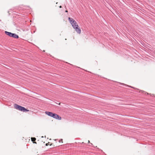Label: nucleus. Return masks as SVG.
<instances>
[{
  "label": "nucleus",
  "instance_id": "obj_1",
  "mask_svg": "<svg viewBox=\"0 0 155 155\" xmlns=\"http://www.w3.org/2000/svg\"><path fill=\"white\" fill-rule=\"evenodd\" d=\"M14 107L15 109L23 112H26L29 111V110L26 109L24 107L16 104H14Z\"/></svg>",
  "mask_w": 155,
  "mask_h": 155
},
{
  "label": "nucleus",
  "instance_id": "obj_2",
  "mask_svg": "<svg viewBox=\"0 0 155 155\" xmlns=\"http://www.w3.org/2000/svg\"><path fill=\"white\" fill-rule=\"evenodd\" d=\"M68 20L74 28L78 26L76 21L73 19L69 17Z\"/></svg>",
  "mask_w": 155,
  "mask_h": 155
},
{
  "label": "nucleus",
  "instance_id": "obj_3",
  "mask_svg": "<svg viewBox=\"0 0 155 155\" xmlns=\"http://www.w3.org/2000/svg\"><path fill=\"white\" fill-rule=\"evenodd\" d=\"M52 117L59 120H61V117L59 116L58 114L54 113H53Z\"/></svg>",
  "mask_w": 155,
  "mask_h": 155
},
{
  "label": "nucleus",
  "instance_id": "obj_4",
  "mask_svg": "<svg viewBox=\"0 0 155 155\" xmlns=\"http://www.w3.org/2000/svg\"><path fill=\"white\" fill-rule=\"evenodd\" d=\"M74 28L78 33V34L81 33V30L78 25V26H76V27Z\"/></svg>",
  "mask_w": 155,
  "mask_h": 155
},
{
  "label": "nucleus",
  "instance_id": "obj_5",
  "mask_svg": "<svg viewBox=\"0 0 155 155\" xmlns=\"http://www.w3.org/2000/svg\"><path fill=\"white\" fill-rule=\"evenodd\" d=\"M45 114L48 116H50L51 117H52V116L53 115V113L51 112H50L48 111H46L45 112Z\"/></svg>",
  "mask_w": 155,
  "mask_h": 155
},
{
  "label": "nucleus",
  "instance_id": "obj_6",
  "mask_svg": "<svg viewBox=\"0 0 155 155\" xmlns=\"http://www.w3.org/2000/svg\"><path fill=\"white\" fill-rule=\"evenodd\" d=\"M5 33L6 35L10 37H12V33L7 31H5Z\"/></svg>",
  "mask_w": 155,
  "mask_h": 155
},
{
  "label": "nucleus",
  "instance_id": "obj_7",
  "mask_svg": "<svg viewBox=\"0 0 155 155\" xmlns=\"http://www.w3.org/2000/svg\"><path fill=\"white\" fill-rule=\"evenodd\" d=\"M12 37L17 38H18V35H17L15 34L12 33Z\"/></svg>",
  "mask_w": 155,
  "mask_h": 155
},
{
  "label": "nucleus",
  "instance_id": "obj_8",
  "mask_svg": "<svg viewBox=\"0 0 155 155\" xmlns=\"http://www.w3.org/2000/svg\"><path fill=\"white\" fill-rule=\"evenodd\" d=\"M36 140V139L35 137H32L31 138V140L32 142L35 141Z\"/></svg>",
  "mask_w": 155,
  "mask_h": 155
},
{
  "label": "nucleus",
  "instance_id": "obj_9",
  "mask_svg": "<svg viewBox=\"0 0 155 155\" xmlns=\"http://www.w3.org/2000/svg\"><path fill=\"white\" fill-rule=\"evenodd\" d=\"M52 145V143H50L48 142V143H47L46 144V145L47 146L48 145Z\"/></svg>",
  "mask_w": 155,
  "mask_h": 155
},
{
  "label": "nucleus",
  "instance_id": "obj_10",
  "mask_svg": "<svg viewBox=\"0 0 155 155\" xmlns=\"http://www.w3.org/2000/svg\"><path fill=\"white\" fill-rule=\"evenodd\" d=\"M62 141H63L62 139H61V140H59V142H61L62 143L63 142Z\"/></svg>",
  "mask_w": 155,
  "mask_h": 155
},
{
  "label": "nucleus",
  "instance_id": "obj_11",
  "mask_svg": "<svg viewBox=\"0 0 155 155\" xmlns=\"http://www.w3.org/2000/svg\"><path fill=\"white\" fill-rule=\"evenodd\" d=\"M68 12V11H67V10H66V11H65V12Z\"/></svg>",
  "mask_w": 155,
  "mask_h": 155
},
{
  "label": "nucleus",
  "instance_id": "obj_12",
  "mask_svg": "<svg viewBox=\"0 0 155 155\" xmlns=\"http://www.w3.org/2000/svg\"><path fill=\"white\" fill-rule=\"evenodd\" d=\"M59 7H60V8H61V6H60Z\"/></svg>",
  "mask_w": 155,
  "mask_h": 155
},
{
  "label": "nucleus",
  "instance_id": "obj_13",
  "mask_svg": "<svg viewBox=\"0 0 155 155\" xmlns=\"http://www.w3.org/2000/svg\"><path fill=\"white\" fill-rule=\"evenodd\" d=\"M60 103L59 104V105H60Z\"/></svg>",
  "mask_w": 155,
  "mask_h": 155
},
{
  "label": "nucleus",
  "instance_id": "obj_14",
  "mask_svg": "<svg viewBox=\"0 0 155 155\" xmlns=\"http://www.w3.org/2000/svg\"><path fill=\"white\" fill-rule=\"evenodd\" d=\"M90 142V141L89 140L88 141V142L89 143Z\"/></svg>",
  "mask_w": 155,
  "mask_h": 155
}]
</instances>
